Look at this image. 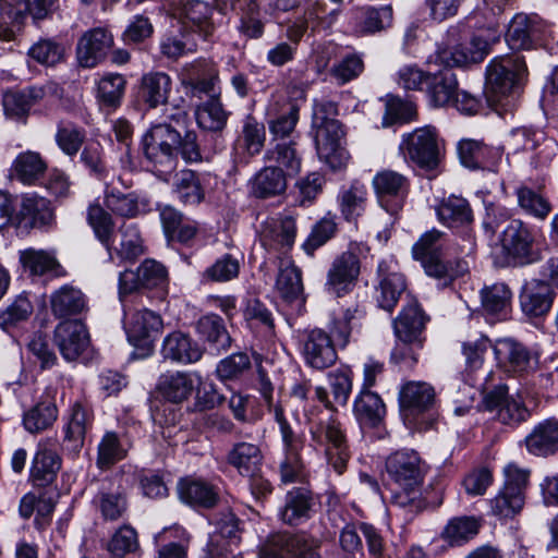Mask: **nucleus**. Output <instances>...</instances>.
<instances>
[{"instance_id": "1", "label": "nucleus", "mask_w": 558, "mask_h": 558, "mask_svg": "<svg viewBox=\"0 0 558 558\" xmlns=\"http://www.w3.org/2000/svg\"><path fill=\"white\" fill-rule=\"evenodd\" d=\"M428 465L412 449H401L389 454L385 462V485L391 492V504L404 509L411 517L427 507L422 488Z\"/></svg>"}, {"instance_id": "2", "label": "nucleus", "mask_w": 558, "mask_h": 558, "mask_svg": "<svg viewBox=\"0 0 558 558\" xmlns=\"http://www.w3.org/2000/svg\"><path fill=\"white\" fill-rule=\"evenodd\" d=\"M304 100V90L295 86L277 88L270 94L265 107V119L272 141H291Z\"/></svg>"}, {"instance_id": "3", "label": "nucleus", "mask_w": 558, "mask_h": 558, "mask_svg": "<svg viewBox=\"0 0 558 558\" xmlns=\"http://www.w3.org/2000/svg\"><path fill=\"white\" fill-rule=\"evenodd\" d=\"M440 236L441 232L435 229L425 232L413 245L412 255L421 263L428 277L447 286L468 274L469 264L461 258L445 262L439 244Z\"/></svg>"}, {"instance_id": "4", "label": "nucleus", "mask_w": 558, "mask_h": 558, "mask_svg": "<svg viewBox=\"0 0 558 558\" xmlns=\"http://www.w3.org/2000/svg\"><path fill=\"white\" fill-rule=\"evenodd\" d=\"M181 133L167 123L153 125L143 136L146 160L161 173L175 168Z\"/></svg>"}, {"instance_id": "5", "label": "nucleus", "mask_w": 558, "mask_h": 558, "mask_svg": "<svg viewBox=\"0 0 558 558\" xmlns=\"http://www.w3.org/2000/svg\"><path fill=\"white\" fill-rule=\"evenodd\" d=\"M442 141L436 128L426 125L402 135L399 149L407 161L421 169L434 170L441 157Z\"/></svg>"}, {"instance_id": "6", "label": "nucleus", "mask_w": 558, "mask_h": 558, "mask_svg": "<svg viewBox=\"0 0 558 558\" xmlns=\"http://www.w3.org/2000/svg\"><path fill=\"white\" fill-rule=\"evenodd\" d=\"M535 232L521 219H511L500 234L504 265L524 266L536 263L539 254L534 251Z\"/></svg>"}, {"instance_id": "7", "label": "nucleus", "mask_w": 558, "mask_h": 558, "mask_svg": "<svg viewBox=\"0 0 558 558\" xmlns=\"http://www.w3.org/2000/svg\"><path fill=\"white\" fill-rule=\"evenodd\" d=\"M525 72V61L521 56L510 54L493 59L486 69L488 100L500 102L512 92Z\"/></svg>"}, {"instance_id": "8", "label": "nucleus", "mask_w": 558, "mask_h": 558, "mask_svg": "<svg viewBox=\"0 0 558 558\" xmlns=\"http://www.w3.org/2000/svg\"><path fill=\"white\" fill-rule=\"evenodd\" d=\"M310 434L314 445L324 447L327 463L338 474H342L347 469L351 452L340 423L331 418L313 423Z\"/></svg>"}, {"instance_id": "9", "label": "nucleus", "mask_w": 558, "mask_h": 558, "mask_svg": "<svg viewBox=\"0 0 558 558\" xmlns=\"http://www.w3.org/2000/svg\"><path fill=\"white\" fill-rule=\"evenodd\" d=\"M167 268L159 262L146 258L135 270H124L119 276L120 298L137 290H156L160 298L168 292Z\"/></svg>"}, {"instance_id": "10", "label": "nucleus", "mask_w": 558, "mask_h": 558, "mask_svg": "<svg viewBox=\"0 0 558 558\" xmlns=\"http://www.w3.org/2000/svg\"><path fill=\"white\" fill-rule=\"evenodd\" d=\"M500 33L488 28L472 35L468 41L437 51L436 60L448 68L478 63L488 54L489 47L499 40Z\"/></svg>"}, {"instance_id": "11", "label": "nucleus", "mask_w": 558, "mask_h": 558, "mask_svg": "<svg viewBox=\"0 0 558 558\" xmlns=\"http://www.w3.org/2000/svg\"><path fill=\"white\" fill-rule=\"evenodd\" d=\"M372 185L379 206L389 215L397 216L409 193V179L397 171L384 169L374 175Z\"/></svg>"}, {"instance_id": "12", "label": "nucleus", "mask_w": 558, "mask_h": 558, "mask_svg": "<svg viewBox=\"0 0 558 558\" xmlns=\"http://www.w3.org/2000/svg\"><path fill=\"white\" fill-rule=\"evenodd\" d=\"M313 130L319 159L333 170L345 167L350 155L342 145L344 133L340 122L331 121L326 124H314Z\"/></svg>"}, {"instance_id": "13", "label": "nucleus", "mask_w": 558, "mask_h": 558, "mask_svg": "<svg viewBox=\"0 0 558 558\" xmlns=\"http://www.w3.org/2000/svg\"><path fill=\"white\" fill-rule=\"evenodd\" d=\"M162 328L161 316L150 310L143 308L131 315L125 331L129 342L141 351L138 353L141 357H145L153 353L155 340Z\"/></svg>"}, {"instance_id": "14", "label": "nucleus", "mask_w": 558, "mask_h": 558, "mask_svg": "<svg viewBox=\"0 0 558 558\" xmlns=\"http://www.w3.org/2000/svg\"><path fill=\"white\" fill-rule=\"evenodd\" d=\"M53 341L62 357L76 361L90 348V337L81 319H66L59 323L53 331Z\"/></svg>"}, {"instance_id": "15", "label": "nucleus", "mask_w": 558, "mask_h": 558, "mask_svg": "<svg viewBox=\"0 0 558 558\" xmlns=\"http://www.w3.org/2000/svg\"><path fill=\"white\" fill-rule=\"evenodd\" d=\"M493 349L498 366L510 375L523 376L535 368L536 361L529 348L512 338L496 340Z\"/></svg>"}, {"instance_id": "16", "label": "nucleus", "mask_w": 558, "mask_h": 558, "mask_svg": "<svg viewBox=\"0 0 558 558\" xmlns=\"http://www.w3.org/2000/svg\"><path fill=\"white\" fill-rule=\"evenodd\" d=\"M484 400L486 408L495 411L497 420L505 425L518 426L531 416L520 396H510L505 385H499L487 392Z\"/></svg>"}, {"instance_id": "17", "label": "nucleus", "mask_w": 558, "mask_h": 558, "mask_svg": "<svg viewBox=\"0 0 558 558\" xmlns=\"http://www.w3.org/2000/svg\"><path fill=\"white\" fill-rule=\"evenodd\" d=\"M296 221L291 215H281L262 223L260 243L267 251L287 254L294 245Z\"/></svg>"}, {"instance_id": "18", "label": "nucleus", "mask_w": 558, "mask_h": 558, "mask_svg": "<svg viewBox=\"0 0 558 558\" xmlns=\"http://www.w3.org/2000/svg\"><path fill=\"white\" fill-rule=\"evenodd\" d=\"M460 162L471 170L497 172L502 150L485 144L483 141L462 138L457 145Z\"/></svg>"}, {"instance_id": "19", "label": "nucleus", "mask_w": 558, "mask_h": 558, "mask_svg": "<svg viewBox=\"0 0 558 558\" xmlns=\"http://www.w3.org/2000/svg\"><path fill=\"white\" fill-rule=\"evenodd\" d=\"M183 84L190 88L193 97L203 95L210 97L220 96V78L216 64L206 59L196 60L185 68Z\"/></svg>"}, {"instance_id": "20", "label": "nucleus", "mask_w": 558, "mask_h": 558, "mask_svg": "<svg viewBox=\"0 0 558 558\" xmlns=\"http://www.w3.org/2000/svg\"><path fill=\"white\" fill-rule=\"evenodd\" d=\"M359 275L360 259L357 255L351 251L343 252L328 269L325 290L336 296H342L353 288Z\"/></svg>"}, {"instance_id": "21", "label": "nucleus", "mask_w": 558, "mask_h": 558, "mask_svg": "<svg viewBox=\"0 0 558 558\" xmlns=\"http://www.w3.org/2000/svg\"><path fill=\"white\" fill-rule=\"evenodd\" d=\"M378 278L375 299L379 307L391 312L405 292V278L392 260H381L378 264Z\"/></svg>"}, {"instance_id": "22", "label": "nucleus", "mask_w": 558, "mask_h": 558, "mask_svg": "<svg viewBox=\"0 0 558 558\" xmlns=\"http://www.w3.org/2000/svg\"><path fill=\"white\" fill-rule=\"evenodd\" d=\"M113 46L112 35L102 27L87 31L80 38L76 58L81 66L92 69L99 64Z\"/></svg>"}, {"instance_id": "23", "label": "nucleus", "mask_w": 558, "mask_h": 558, "mask_svg": "<svg viewBox=\"0 0 558 558\" xmlns=\"http://www.w3.org/2000/svg\"><path fill=\"white\" fill-rule=\"evenodd\" d=\"M302 352L306 364L316 369L332 366L338 357L330 335L319 328L306 332Z\"/></svg>"}, {"instance_id": "24", "label": "nucleus", "mask_w": 558, "mask_h": 558, "mask_svg": "<svg viewBox=\"0 0 558 558\" xmlns=\"http://www.w3.org/2000/svg\"><path fill=\"white\" fill-rule=\"evenodd\" d=\"M160 352L165 360L183 365L198 362L204 353L198 342L181 330H174L163 338Z\"/></svg>"}, {"instance_id": "25", "label": "nucleus", "mask_w": 558, "mask_h": 558, "mask_svg": "<svg viewBox=\"0 0 558 558\" xmlns=\"http://www.w3.org/2000/svg\"><path fill=\"white\" fill-rule=\"evenodd\" d=\"M427 317L422 311L418 303L414 300L410 301L393 320V330L396 337L404 343L423 344V331Z\"/></svg>"}, {"instance_id": "26", "label": "nucleus", "mask_w": 558, "mask_h": 558, "mask_svg": "<svg viewBox=\"0 0 558 558\" xmlns=\"http://www.w3.org/2000/svg\"><path fill=\"white\" fill-rule=\"evenodd\" d=\"M538 19L525 13H517L510 21L505 38L512 50H530L539 38Z\"/></svg>"}, {"instance_id": "27", "label": "nucleus", "mask_w": 558, "mask_h": 558, "mask_svg": "<svg viewBox=\"0 0 558 558\" xmlns=\"http://www.w3.org/2000/svg\"><path fill=\"white\" fill-rule=\"evenodd\" d=\"M196 383H199L196 372H167L160 375L157 389L167 400L179 403L192 395Z\"/></svg>"}, {"instance_id": "28", "label": "nucleus", "mask_w": 558, "mask_h": 558, "mask_svg": "<svg viewBox=\"0 0 558 558\" xmlns=\"http://www.w3.org/2000/svg\"><path fill=\"white\" fill-rule=\"evenodd\" d=\"M214 13V7L202 0H186L181 8L183 24L203 39L211 37L216 29Z\"/></svg>"}, {"instance_id": "29", "label": "nucleus", "mask_w": 558, "mask_h": 558, "mask_svg": "<svg viewBox=\"0 0 558 558\" xmlns=\"http://www.w3.org/2000/svg\"><path fill=\"white\" fill-rule=\"evenodd\" d=\"M433 386L425 381H408L399 391V402L407 415H416L428 411L435 403Z\"/></svg>"}, {"instance_id": "30", "label": "nucleus", "mask_w": 558, "mask_h": 558, "mask_svg": "<svg viewBox=\"0 0 558 558\" xmlns=\"http://www.w3.org/2000/svg\"><path fill=\"white\" fill-rule=\"evenodd\" d=\"M438 220L451 229H468L474 221L470 203L457 195L442 198L436 206Z\"/></svg>"}, {"instance_id": "31", "label": "nucleus", "mask_w": 558, "mask_h": 558, "mask_svg": "<svg viewBox=\"0 0 558 558\" xmlns=\"http://www.w3.org/2000/svg\"><path fill=\"white\" fill-rule=\"evenodd\" d=\"M527 451L546 457L558 451V420L549 417L537 423L524 439Z\"/></svg>"}, {"instance_id": "32", "label": "nucleus", "mask_w": 558, "mask_h": 558, "mask_svg": "<svg viewBox=\"0 0 558 558\" xmlns=\"http://www.w3.org/2000/svg\"><path fill=\"white\" fill-rule=\"evenodd\" d=\"M314 506V495L310 489L294 487L286 495L280 518L284 523L298 525L312 517Z\"/></svg>"}, {"instance_id": "33", "label": "nucleus", "mask_w": 558, "mask_h": 558, "mask_svg": "<svg viewBox=\"0 0 558 558\" xmlns=\"http://www.w3.org/2000/svg\"><path fill=\"white\" fill-rule=\"evenodd\" d=\"M180 500L192 507L211 508L218 500V492L202 478L183 477L177 484Z\"/></svg>"}, {"instance_id": "34", "label": "nucleus", "mask_w": 558, "mask_h": 558, "mask_svg": "<svg viewBox=\"0 0 558 558\" xmlns=\"http://www.w3.org/2000/svg\"><path fill=\"white\" fill-rule=\"evenodd\" d=\"M250 189L251 194L257 198L279 196L287 190L286 173L279 167H264L250 181Z\"/></svg>"}, {"instance_id": "35", "label": "nucleus", "mask_w": 558, "mask_h": 558, "mask_svg": "<svg viewBox=\"0 0 558 558\" xmlns=\"http://www.w3.org/2000/svg\"><path fill=\"white\" fill-rule=\"evenodd\" d=\"M196 331L210 350L220 353L231 347V336L223 319L217 314H206L196 322Z\"/></svg>"}, {"instance_id": "36", "label": "nucleus", "mask_w": 558, "mask_h": 558, "mask_svg": "<svg viewBox=\"0 0 558 558\" xmlns=\"http://www.w3.org/2000/svg\"><path fill=\"white\" fill-rule=\"evenodd\" d=\"M90 425L92 413L89 409L82 403H74L64 427L63 440L66 449L78 451L84 445L85 436Z\"/></svg>"}, {"instance_id": "37", "label": "nucleus", "mask_w": 558, "mask_h": 558, "mask_svg": "<svg viewBox=\"0 0 558 558\" xmlns=\"http://www.w3.org/2000/svg\"><path fill=\"white\" fill-rule=\"evenodd\" d=\"M554 299L555 292L539 280L522 291L520 304L526 316L542 317L550 311Z\"/></svg>"}, {"instance_id": "38", "label": "nucleus", "mask_w": 558, "mask_h": 558, "mask_svg": "<svg viewBox=\"0 0 558 558\" xmlns=\"http://www.w3.org/2000/svg\"><path fill=\"white\" fill-rule=\"evenodd\" d=\"M172 89V80L165 72H148L142 76L140 96L149 108L165 105Z\"/></svg>"}, {"instance_id": "39", "label": "nucleus", "mask_w": 558, "mask_h": 558, "mask_svg": "<svg viewBox=\"0 0 558 558\" xmlns=\"http://www.w3.org/2000/svg\"><path fill=\"white\" fill-rule=\"evenodd\" d=\"M61 468V458L48 442H39L31 466V476L38 485L51 483Z\"/></svg>"}, {"instance_id": "40", "label": "nucleus", "mask_w": 558, "mask_h": 558, "mask_svg": "<svg viewBox=\"0 0 558 558\" xmlns=\"http://www.w3.org/2000/svg\"><path fill=\"white\" fill-rule=\"evenodd\" d=\"M262 461L259 447L245 441L236 442L227 454V462L242 476H253L259 471Z\"/></svg>"}, {"instance_id": "41", "label": "nucleus", "mask_w": 558, "mask_h": 558, "mask_svg": "<svg viewBox=\"0 0 558 558\" xmlns=\"http://www.w3.org/2000/svg\"><path fill=\"white\" fill-rule=\"evenodd\" d=\"M41 87L32 86L22 90H9L3 94L4 113L12 119H23L32 106L44 97Z\"/></svg>"}, {"instance_id": "42", "label": "nucleus", "mask_w": 558, "mask_h": 558, "mask_svg": "<svg viewBox=\"0 0 558 558\" xmlns=\"http://www.w3.org/2000/svg\"><path fill=\"white\" fill-rule=\"evenodd\" d=\"M50 306L57 318H65L81 314L86 307V301L81 290L65 284L51 294Z\"/></svg>"}, {"instance_id": "43", "label": "nucleus", "mask_w": 558, "mask_h": 558, "mask_svg": "<svg viewBox=\"0 0 558 558\" xmlns=\"http://www.w3.org/2000/svg\"><path fill=\"white\" fill-rule=\"evenodd\" d=\"M458 83L450 70L432 74L426 87L430 105L434 107L449 106L457 92Z\"/></svg>"}, {"instance_id": "44", "label": "nucleus", "mask_w": 558, "mask_h": 558, "mask_svg": "<svg viewBox=\"0 0 558 558\" xmlns=\"http://www.w3.org/2000/svg\"><path fill=\"white\" fill-rule=\"evenodd\" d=\"M367 189L360 181H353L343 186L338 194L340 211L345 220L352 221L361 216L365 209Z\"/></svg>"}, {"instance_id": "45", "label": "nucleus", "mask_w": 558, "mask_h": 558, "mask_svg": "<svg viewBox=\"0 0 558 558\" xmlns=\"http://www.w3.org/2000/svg\"><path fill=\"white\" fill-rule=\"evenodd\" d=\"M353 410L357 421L371 427L379 424L386 413L381 398L371 390H361L354 401Z\"/></svg>"}, {"instance_id": "46", "label": "nucleus", "mask_w": 558, "mask_h": 558, "mask_svg": "<svg viewBox=\"0 0 558 558\" xmlns=\"http://www.w3.org/2000/svg\"><path fill=\"white\" fill-rule=\"evenodd\" d=\"M278 293L288 302L302 299L304 287L301 270L291 262H282L276 280Z\"/></svg>"}, {"instance_id": "47", "label": "nucleus", "mask_w": 558, "mask_h": 558, "mask_svg": "<svg viewBox=\"0 0 558 558\" xmlns=\"http://www.w3.org/2000/svg\"><path fill=\"white\" fill-rule=\"evenodd\" d=\"M481 521L475 517H456L448 521L441 538L451 546H460L477 535Z\"/></svg>"}, {"instance_id": "48", "label": "nucleus", "mask_w": 558, "mask_h": 558, "mask_svg": "<svg viewBox=\"0 0 558 558\" xmlns=\"http://www.w3.org/2000/svg\"><path fill=\"white\" fill-rule=\"evenodd\" d=\"M113 239L119 241L111 248L113 247L123 259L134 260L145 252L143 239L135 223H122Z\"/></svg>"}, {"instance_id": "49", "label": "nucleus", "mask_w": 558, "mask_h": 558, "mask_svg": "<svg viewBox=\"0 0 558 558\" xmlns=\"http://www.w3.org/2000/svg\"><path fill=\"white\" fill-rule=\"evenodd\" d=\"M57 417L56 403L50 397H46L24 414L23 424L28 432L39 433L52 426Z\"/></svg>"}, {"instance_id": "50", "label": "nucleus", "mask_w": 558, "mask_h": 558, "mask_svg": "<svg viewBox=\"0 0 558 558\" xmlns=\"http://www.w3.org/2000/svg\"><path fill=\"white\" fill-rule=\"evenodd\" d=\"M94 504L105 520L116 521L120 519L128 509L124 494L119 489H111L102 483L100 490L94 498Z\"/></svg>"}, {"instance_id": "51", "label": "nucleus", "mask_w": 558, "mask_h": 558, "mask_svg": "<svg viewBox=\"0 0 558 558\" xmlns=\"http://www.w3.org/2000/svg\"><path fill=\"white\" fill-rule=\"evenodd\" d=\"M196 121L199 128L208 131H221L228 120L220 96H214L202 102L196 108Z\"/></svg>"}, {"instance_id": "52", "label": "nucleus", "mask_w": 558, "mask_h": 558, "mask_svg": "<svg viewBox=\"0 0 558 558\" xmlns=\"http://www.w3.org/2000/svg\"><path fill=\"white\" fill-rule=\"evenodd\" d=\"M87 222L92 227L98 241L111 250L116 239H113L114 222L111 215L98 203H93L87 208Z\"/></svg>"}, {"instance_id": "53", "label": "nucleus", "mask_w": 558, "mask_h": 558, "mask_svg": "<svg viewBox=\"0 0 558 558\" xmlns=\"http://www.w3.org/2000/svg\"><path fill=\"white\" fill-rule=\"evenodd\" d=\"M112 183L106 182L104 204L112 214L121 217L133 218L140 213L138 197L135 193H123L118 189L110 186Z\"/></svg>"}, {"instance_id": "54", "label": "nucleus", "mask_w": 558, "mask_h": 558, "mask_svg": "<svg viewBox=\"0 0 558 558\" xmlns=\"http://www.w3.org/2000/svg\"><path fill=\"white\" fill-rule=\"evenodd\" d=\"M515 196L520 209L536 219L545 220L553 210L550 202L542 193L526 185L518 186Z\"/></svg>"}, {"instance_id": "55", "label": "nucleus", "mask_w": 558, "mask_h": 558, "mask_svg": "<svg viewBox=\"0 0 558 558\" xmlns=\"http://www.w3.org/2000/svg\"><path fill=\"white\" fill-rule=\"evenodd\" d=\"M240 268V258L233 254L226 253L203 271L202 279L205 282H229L239 277Z\"/></svg>"}, {"instance_id": "56", "label": "nucleus", "mask_w": 558, "mask_h": 558, "mask_svg": "<svg viewBox=\"0 0 558 558\" xmlns=\"http://www.w3.org/2000/svg\"><path fill=\"white\" fill-rule=\"evenodd\" d=\"M47 165L36 151H24L17 155L13 162L14 175L25 184H33L41 178Z\"/></svg>"}, {"instance_id": "57", "label": "nucleus", "mask_w": 558, "mask_h": 558, "mask_svg": "<svg viewBox=\"0 0 558 558\" xmlns=\"http://www.w3.org/2000/svg\"><path fill=\"white\" fill-rule=\"evenodd\" d=\"M20 215L23 219L28 220L33 227L47 226L53 218L50 202L35 194L25 195L23 197Z\"/></svg>"}, {"instance_id": "58", "label": "nucleus", "mask_w": 558, "mask_h": 558, "mask_svg": "<svg viewBox=\"0 0 558 558\" xmlns=\"http://www.w3.org/2000/svg\"><path fill=\"white\" fill-rule=\"evenodd\" d=\"M393 10L391 4L362 9V16L359 23V31L362 34H375L391 27Z\"/></svg>"}, {"instance_id": "59", "label": "nucleus", "mask_w": 558, "mask_h": 558, "mask_svg": "<svg viewBox=\"0 0 558 558\" xmlns=\"http://www.w3.org/2000/svg\"><path fill=\"white\" fill-rule=\"evenodd\" d=\"M511 290L504 282H496L481 291L482 305L486 312L506 317L511 302Z\"/></svg>"}, {"instance_id": "60", "label": "nucleus", "mask_w": 558, "mask_h": 558, "mask_svg": "<svg viewBox=\"0 0 558 558\" xmlns=\"http://www.w3.org/2000/svg\"><path fill=\"white\" fill-rule=\"evenodd\" d=\"M205 178H201L193 170H183L178 175L175 182V193L181 202L189 205L199 204L204 197L203 182Z\"/></svg>"}, {"instance_id": "61", "label": "nucleus", "mask_w": 558, "mask_h": 558, "mask_svg": "<svg viewBox=\"0 0 558 558\" xmlns=\"http://www.w3.org/2000/svg\"><path fill=\"white\" fill-rule=\"evenodd\" d=\"M140 548L138 535L131 525L120 526L108 542L107 549L112 558H124Z\"/></svg>"}, {"instance_id": "62", "label": "nucleus", "mask_w": 558, "mask_h": 558, "mask_svg": "<svg viewBox=\"0 0 558 558\" xmlns=\"http://www.w3.org/2000/svg\"><path fill=\"white\" fill-rule=\"evenodd\" d=\"M125 89V80L121 74H107L97 86V99L105 106L116 108L120 105Z\"/></svg>"}, {"instance_id": "63", "label": "nucleus", "mask_w": 558, "mask_h": 558, "mask_svg": "<svg viewBox=\"0 0 558 558\" xmlns=\"http://www.w3.org/2000/svg\"><path fill=\"white\" fill-rule=\"evenodd\" d=\"M524 500L525 497L502 487L490 500V511L498 518H512L522 510Z\"/></svg>"}, {"instance_id": "64", "label": "nucleus", "mask_w": 558, "mask_h": 558, "mask_svg": "<svg viewBox=\"0 0 558 558\" xmlns=\"http://www.w3.org/2000/svg\"><path fill=\"white\" fill-rule=\"evenodd\" d=\"M160 52L168 59L175 60L187 52L196 50L192 36L184 33H169L160 40Z\"/></svg>"}]
</instances>
